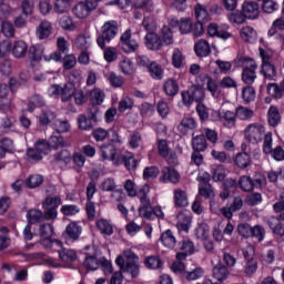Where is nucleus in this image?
I'll return each instance as SVG.
<instances>
[{
	"label": "nucleus",
	"instance_id": "nucleus-1",
	"mask_svg": "<svg viewBox=\"0 0 284 284\" xmlns=\"http://www.w3.org/2000/svg\"><path fill=\"white\" fill-rule=\"evenodd\" d=\"M119 34V22L111 20L103 23L101 33L97 38V43L101 50H105V44L110 43Z\"/></svg>",
	"mask_w": 284,
	"mask_h": 284
},
{
	"label": "nucleus",
	"instance_id": "nucleus-2",
	"mask_svg": "<svg viewBox=\"0 0 284 284\" xmlns=\"http://www.w3.org/2000/svg\"><path fill=\"white\" fill-rule=\"evenodd\" d=\"M39 235L42 240L40 243L43 247H52V245H57L58 247H63V243L59 240H52L54 236V226L50 223L41 224L39 227Z\"/></svg>",
	"mask_w": 284,
	"mask_h": 284
},
{
	"label": "nucleus",
	"instance_id": "nucleus-3",
	"mask_svg": "<svg viewBox=\"0 0 284 284\" xmlns=\"http://www.w3.org/2000/svg\"><path fill=\"white\" fill-rule=\"evenodd\" d=\"M244 136L248 143H261L265 136V126L258 122L251 123L245 128Z\"/></svg>",
	"mask_w": 284,
	"mask_h": 284
},
{
	"label": "nucleus",
	"instance_id": "nucleus-4",
	"mask_svg": "<svg viewBox=\"0 0 284 284\" xmlns=\"http://www.w3.org/2000/svg\"><path fill=\"white\" fill-rule=\"evenodd\" d=\"M246 65L243 67L242 81L246 85H252L256 81V70H258V64L252 59H246Z\"/></svg>",
	"mask_w": 284,
	"mask_h": 284
},
{
	"label": "nucleus",
	"instance_id": "nucleus-5",
	"mask_svg": "<svg viewBox=\"0 0 284 284\" xmlns=\"http://www.w3.org/2000/svg\"><path fill=\"white\" fill-rule=\"evenodd\" d=\"M120 48L123 52H136L139 50V42L132 39V30L128 29L122 36L120 37Z\"/></svg>",
	"mask_w": 284,
	"mask_h": 284
},
{
	"label": "nucleus",
	"instance_id": "nucleus-6",
	"mask_svg": "<svg viewBox=\"0 0 284 284\" xmlns=\"http://www.w3.org/2000/svg\"><path fill=\"white\" fill-rule=\"evenodd\" d=\"M92 10H97V2H78L73 8V14L78 19H85V17H90V12Z\"/></svg>",
	"mask_w": 284,
	"mask_h": 284
},
{
	"label": "nucleus",
	"instance_id": "nucleus-7",
	"mask_svg": "<svg viewBox=\"0 0 284 284\" xmlns=\"http://www.w3.org/2000/svg\"><path fill=\"white\" fill-rule=\"evenodd\" d=\"M176 229L180 232H190V227H192V213L190 211H181L176 215Z\"/></svg>",
	"mask_w": 284,
	"mask_h": 284
},
{
	"label": "nucleus",
	"instance_id": "nucleus-8",
	"mask_svg": "<svg viewBox=\"0 0 284 284\" xmlns=\"http://www.w3.org/2000/svg\"><path fill=\"white\" fill-rule=\"evenodd\" d=\"M58 51H54L49 57H44L47 61H61V54L70 52V44L65 41V38L60 37L57 39Z\"/></svg>",
	"mask_w": 284,
	"mask_h": 284
},
{
	"label": "nucleus",
	"instance_id": "nucleus-9",
	"mask_svg": "<svg viewBox=\"0 0 284 284\" xmlns=\"http://www.w3.org/2000/svg\"><path fill=\"white\" fill-rule=\"evenodd\" d=\"M99 190H101V192H113L111 195L113 197L118 194L119 197L116 199V201H121V196L123 195L122 190H116V182L112 178L104 179L100 183Z\"/></svg>",
	"mask_w": 284,
	"mask_h": 284
},
{
	"label": "nucleus",
	"instance_id": "nucleus-10",
	"mask_svg": "<svg viewBox=\"0 0 284 284\" xmlns=\"http://www.w3.org/2000/svg\"><path fill=\"white\" fill-rule=\"evenodd\" d=\"M242 12L246 19H258V14H261V9L258 3L255 1H246L242 4Z\"/></svg>",
	"mask_w": 284,
	"mask_h": 284
},
{
	"label": "nucleus",
	"instance_id": "nucleus-11",
	"mask_svg": "<svg viewBox=\"0 0 284 284\" xmlns=\"http://www.w3.org/2000/svg\"><path fill=\"white\" fill-rule=\"evenodd\" d=\"M141 205L139 209V212L141 214V216H143L144 219H149L150 221L154 220V214L152 213V201L150 200V196L144 195V196H140L138 197Z\"/></svg>",
	"mask_w": 284,
	"mask_h": 284
},
{
	"label": "nucleus",
	"instance_id": "nucleus-12",
	"mask_svg": "<svg viewBox=\"0 0 284 284\" xmlns=\"http://www.w3.org/2000/svg\"><path fill=\"white\" fill-rule=\"evenodd\" d=\"M160 181L162 183H173L176 185L179 181H181V174H179V171L169 166H164L162 169V176L160 178Z\"/></svg>",
	"mask_w": 284,
	"mask_h": 284
},
{
	"label": "nucleus",
	"instance_id": "nucleus-13",
	"mask_svg": "<svg viewBox=\"0 0 284 284\" xmlns=\"http://www.w3.org/2000/svg\"><path fill=\"white\" fill-rule=\"evenodd\" d=\"M144 39L148 50L158 51L163 48V40L161 39V36L156 34L155 32L148 33Z\"/></svg>",
	"mask_w": 284,
	"mask_h": 284
},
{
	"label": "nucleus",
	"instance_id": "nucleus-14",
	"mask_svg": "<svg viewBox=\"0 0 284 284\" xmlns=\"http://www.w3.org/2000/svg\"><path fill=\"white\" fill-rule=\"evenodd\" d=\"M196 120L191 116H185L181 120L180 124L178 125V131L183 136H186L192 130H196Z\"/></svg>",
	"mask_w": 284,
	"mask_h": 284
},
{
	"label": "nucleus",
	"instance_id": "nucleus-15",
	"mask_svg": "<svg viewBox=\"0 0 284 284\" xmlns=\"http://www.w3.org/2000/svg\"><path fill=\"white\" fill-rule=\"evenodd\" d=\"M36 34L40 41L48 39L52 34V22L42 20L36 29Z\"/></svg>",
	"mask_w": 284,
	"mask_h": 284
},
{
	"label": "nucleus",
	"instance_id": "nucleus-16",
	"mask_svg": "<svg viewBox=\"0 0 284 284\" xmlns=\"http://www.w3.org/2000/svg\"><path fill=\"white\" fill-rule=\"evenodd\" d=\"M11 52L16 59H23L28 54V43L23 40H17L11 45Z\"/></svg>",
	"mask_w": 284,
	"mask_h": 284
},
{
	"label": "nucleus",
	"instance_id": "nucleus-17",
	"mask_svg": "<svg viewBox=\"0 0 284 284\" xmlns=\"http://www.w3.org/2000/svg\"><path fill=\"white\" fill-rule=\"evenodd\" d=\"M191 146L193 151L205 152V150H207L210 144L207 143V139L205 138V134H200L192 138Z\"/></svg>",
	"mask_w": 284,
	"mask_h": 284
},
{
	"label": "nucleus",
	"instance_id": "nucleus-18",
	"mask_svg": "<svg viewBox=\"0 0 284 284\" xmlns=\"http://www.w3.org/2000/svg\"><path fill=\"white\" fill-rule=\"evenodd\" d=\"M173 201L175 207H187L190 202L187 201V192L182 189H175L173 191Z\"/></svg>",
	"mask_w": 284,
	"mask_h": 284
},
{
	"label": "nucleus",
	"instance_id": "nucleus-19",
	"mask_svg": "<svg viewBox=\"0 0 284 284\" xmlns=\"http://www.w3.org/2000/svg\"><path fill=\"white\" fill-rule=\"evenodd\" d=\"M266 223L274 234L277 236H284V223L281 221V219L271 216L267 219Z\"/></svg>",
	"mask_w": 284,
	"mask_h": 284
},
{
	"label": "nucleus",
	"instance_id": "nucleus-20",
	"mask_svg": "<svg viewBox=\"0 0 284 284\" xmlns=\"http://www.w3.org/2000/svg\"><path fill=\"white\" fill-rule=\"evenodd\" d=\"M207 33L210 34V37H217L219 39H222L223 41H227V39H231V37H232V33L220 29L216 23L209 24Z\"/></svg>",
	"mask_w": 284,
	"mask_h": 284
},
{
	"label": "nucleus",
	"instance_id": "nucleus-21",
	"mask_svg": "<svg viewBox=\"0 0 284 284\" xmlns=\"http://www.w3.org/2000/svg\"><path fill=\"white\" fill-rule=\"evenodd\" d=\"M14 152V141L4 138L0 141V159H6V154Z\"/></svg>",
	"mask_w": 284,
	"mask_h": 284
},
{
	"label": "nucleus",
	"instance_id": "nucleus-22",
	"mask_svg": "<svg viewBox=\"0 0 284 284\" xmlns=\"http://www.w3.org/2000/svg\"><path fill=\"white\" fill-rule=\"evenodd\" d=\"M230 276V271L227 266L223 265V263H219L213 267V277L216 281L223 282Z\"/></svg>",
	"mask_w": 284,
	"mask_h": 284
},
{
	"label": "nucleus",
	"instance_id": "nucleus-23",
	"mask_svg": "<svg viewBox=\"0 0 284 284\" xmlns=\"http://www.w3.org/2000/svg\"><path fill=\"white\" fill-rule=\"evenodd\" d=\"M44 178L41 174H31L26 180V187L29 190H37L43 185Z\"/></svg>",
	"mask_w": 284,
	"mask_h": 284
},
{
	"label": "nucleus",
	"instance_id": "nucleus-24",
	"mask_svg": "<svg viewBox=\"0 0 284 284\" xmlns=\"http://www.w3.org/2000/svg\"><path fill=\"white\" fill-rule=\"evenodd\" d=\"M163 90L166 97H176L179 94V82L174 79H169L164 82Z\"/></svg>",
	"mask_w": 284,
	"mask_h": 284
},
{
	"label": "nucleus",
	"instance_id": "nucleus-25",
	"mask_svg": "<svg viewBox=\"0 0 284 284\" xmlns=\"http://www.w3.org/2000/svg\"><path fill=\"white\" fill-rule=\"evenodd\" d=\"M119 70L122 74H125V77H132V74H134V63L132 60L124 58L119 62Z\"/></svg>",
	"mask_w": 284,
	"mask_h": 284
},
{
	"label": "nucleus",
	"instance_id": "nucleus-26",
	"mask_svg": "<svg viewBox=\"0 0 284 284\" xmlns=\"http://www.w3.org/2000/svg\"><path fill=\"white\" fill-rule=\"evenodd\" d=\"M235 165L241 168V170H245V168H250V165H252V158L247 152L237 153L235 156Z\"/></svg>",
	"mask_w": 284,
	"mask_h": 284
},
{
	"label": "nucleus",
	"instance_id": "nucleus-27",
	"mask_svg": "<svg viewBox=\"0 0 284 284\" xmlns=\"http://www.w3.org/2000/svg\"><path fill=\"white\" fill-rule=\"evenodd\" d=\"M196 57H209L212 50L210 49V43L205 40H200L194 45Z\"/></svg>",
	"mask_w": 284,
	"mask_h": 284
},
{
	"label": "nucleus",
	"instance_id": "nucleus-28",
	"mask_svg": "<svg viewBox=\"0 0 284 284\" xmlns=\"http://www.w3.org/2000/svg\"><path fill=\"white\" fill-rule=\"evenodd\" d=\"M235 113L237 119H240V121H250L254 118V110L247 108V106H237L235 109Z\"/></svg>",
	"mask_w": 284,
	"mask_h": 284
},
{
	"label": "nucleus",
	"instance_id": "nucleus-29",
	"mask_svg": "<svg viewBox=\"0 0 284 284\" xmlns=\"http://www.w3.org/2000/svg\"><path fill=\"white\" fill-rule=\"evenodd\" d=\"M262 74L264 79L268 81H274L276 79V67L272 62L262 63Z\"/></svg>",
	"mask_w": 284,
	"mask_h": 284
},
{
	"label": "nucleus",
	"instance_id": "nucleus-30",
	"mask_svg": "<svg viewBox=\"0 0 284 284\" xmlns=\"http://www.w3.org/2000/svg\"><path fill=\"white\" fill-rule=\"evenodd\" d=\"M45 51V48L41 44H33L29 49V54L32 61H41L43 57H49V55H43V52Z\"/></svg>",
	"mask_w": 284,
	"mask_h": 284
},
{
	"label": "nucleus",
	"instance_id": "nucleus-31",
	"mask_svg": "<svg viewBox=\"0 0 284 284\" xmlns=\"http://www.w3.org/2000/svg\"><path fill=\"white\" fill-rule=\"evenodd\" d=\"M144 265L148 267V270H161L163 266V261H161V257L156 255H151L145 257Z\"/></svg>",
	"mask_w": 284,
	"mask_h": 284
},
{
	"label": "nucleus",
	"instance_id": "nucleus-32",
	"mask_svg": "<svg viewBox=\"0 0 284 284\" xmlns=\"http://www.w3.org/2000/svg\"><path fill=\"white\" fill-rule=\"evenodd\" d=\"M268 124L272 128H276V125H278V123H281V113L278 112V109L274 105L270 106L268 109Z\"/></svg>",
	"mask_w": 284,
	"mask_h": 284
},
{
	"label": "nucleus",
	"instance_id": "nucleus-33",
	"mask_svg": "<svg viewBox=\"0 0 284 284\" xmlns=\"http://www.w3.org/2000/svg\"><path fill=\"white\" fill-rule=\"evenodd\" d=\"M241 38L247 43L256 41V31L252 27H244L241 29Z\"/></svg>",
	"mask_w": 284,
	"mask_h": 284
},
{
	"label": "nucleus",
	"instance_id": "nucleus-34",
	"mask_svg": "<svg viewBox=\"0 0 284 284\" xmlns=\"http://www.w3.org/2000/svg\"><path fill=\"white\" fill-rule=\"evenodd\" d=\"M97 227L101 234H106V236H112L114 234V229L108 220L101 219L97 222Z\"/></svg>",
	"mask_w": 284,
	"mask_h": 284
},
{
	"label": "nucleus",
	"instance_id": "nucleus-35",
	"mask_svg": "<svg viewBox=\"0 0 284 284\" xmlns=\"http://www.w3.org/2000/svg\"><path fill=\"white\" fill-rule=\"evenodd\" d=\"M72 7V0H55L54 12L57 14H63L70 10Z\"/></svg>",
	"mask_w": 284,
	"mask_h": 284
},
{
	"label": "nucleus",
	"instance_id": "nucleus-36",
	"mask_svg": "<svg viewBox=\"0 0 284 284\" xmlns=\"http://www.w3.org/2000/svg\"><path fill=\"white\" fill-rule=\"evenodd\" d=\"M160 241L165 245V247L172 248L176 245V237H174V234L170 230L161 234Z\"/></svg>",
	"mask_w": 284,
	"mask_h": 284
},
{
	"label": "nucleus",
	"instance_id": "nucleus-37",
	"mask_svg": "<svg viewBox=\"0 0 284 284\" xmlns=\"http://www.w3.org/2000/svg\"><path fill=\"white\" fill-rule=\"evenodd\" d=\"M189 92L193 101H196V103H201V101L205 99V92L203 91V88L199 85H191L189 88Z\"/></svg>",
	"mask_w": 284,
	"mask_h": 284
},
{
	"label": "nucleus",
	"instance_id": "nucleus-38",
	"mask_svg": "<svg viewBox=\"0 0 284 284\" xmlns=\"http://www.w3.org/2000/svg\"><path fill=\"white\" fill-rule=\"evenodd\" d=\"M124 274H130L132 278H136L141 274L139 262H126V267L122 271Z\"/></svg>",
	"mask_w": 284,
	"mask_h": 284
},
{
	"label": "nucleus",
	"instance_id": "nucleus-39",
	"mask_svg": "<svg viewBox=\"0 0 284 284\" xmlns=\"http://www.w3.org/2000/svg\"><path fill=\"white\" fill-rule=\"evenodd\" d=\"M103 59L106 63H114L119 59V51L114 47L104 48Z\"/></svg>",
	"mask_w": 284,
	"mask_h": 284
},
{
	"label": "nucleus",
	"instance_id": "nucleus-40",
	"mask_svg": "<svg viewBox=\"0 0 284 284\" xmlns=\"http://www.w3.org/2000/svg\"><path fill=\"white\" fill-rule=\"evenodd\" d=\"M148 70L152 79H155L156 81H161V79H163V67H161L159 63L152 62Z\"/></svg>",
	"mask_w": 284,
	"mask_h": 284
},
{
	"label": "nucleus",
	"instance_id": "nucleus-41",
	"mask_svg": "<svg viewBox=\"0 0 284 284\" xmlns=\"http://www.w3.org/2000/svg\"><path fill=\"white\" fill-rule=\"evenodd\" d=\"M60 97L63 103H68V101L72 99V82H68L63 87H60Z\"/></svg>",
	"mask_w": 284,
	"mask_h": 284
},
{
	"label": "nucleus",
	"instance_id": "nucleus-42",
	"mask_svg": "<svg viewBox=\"0 0 284 284\" xmlns=\"http://www.w3.org/2000/svg\"><path fill=\"white\" fill-rule=\"evenodd\" d=\"M222 119L225 121L224 125L226 128H235L236 126V119H237L236 111L235 112L225 111L222 115Z\"/></svg>",
	"mask_w": 284,
	"mask_h": 284
},
{
	"label": "nucleus",
	"instance_id": "nucleus-43",
	"mask_svg": "<svg viewBox=\"0 0 284 284\" xmlns=\"http://www.w3.org/2000/svg\"><path fill=\"white\" fill-rule=\"evenodd\" d=\"M27 219H28L30 225H32V223H41V221H43V219H44L43 212H41L37 209H32V210L28 211Z\"/></svg>",
	"mask_w": 284,
	"mask_h": 284
},
{
	"label": "nucleus",
	"instance_id": "nucleus-44",
	"mask_svg": "<svg viewBox=\"0 0 284 284\" xmlns=\"http://www.w3.org/2000/svg\"><path fill=\"white\" fill-rule=\"evenodd\" d=\"M239 185L243 192H252L254 190V181L247 175L240 178Z\"/></svg>",
	"mask_w": 284,
	"mask_h": 284
},
{
	"label": "nucleus",
	"instance_id": "nucleus-45",
	"mask_svg": "<svg viewBox=\"0 0 284 284\" xmlns=\"http://www.w3.org/2000/svg\"><path fill=\"white\" fill-rule=\"evenodd\" d=\"M267 93L274 99H283V89L276 83H268L266 87Z\"/></svg>",
	"mask_w": 284,
	"mask_h": 284
},
{
	"label": "nucleus",
	"instance_id": "nucleus-46",
	"mask_svg": "<svg viewBox=\"0 0 284 284\" xmlns=\"http://www.w3.org/2000/svg\"><path fill=\"white\" fill-rule=\"evenodd\" d=\"M203 274H205V271H203V268L195 267L191 272L186 271L183 278H185V281H199V278H203Z\"/></svg>",
	"mask_w": 284,
	"mask_h": 284
},
{
	"label": "nucleus",
	"instance_id": "nucleus-47",
	"mask_svg": "<svg viewBox=\"0 0 284 284\" xmlns=\"http://www.w3.org/2000/svg\"><path fill=\"white\" fill-rule=\"evenodd\" d=\"M1 32L8 39H14V34H16L14 24H12V22H10V21H2Z\"/></svg>",
	"mask_w": 284,
	"mask_h": 284
},
{
	"label": "nucleus",
	"instance_id": "nucleus-48",
	"mask_svg": "<svg viewBox=\"0 0 284 284\" xmlns=\"http://www.w3.org/2000/svg\"><path fill=\"white\" fill-rule=\"evenodd\" d=\"M195 236L200 241H205L210 239V226L205 223L199 224V227L195 230Z\"/></svg>",
	"mask_w": 284,
	"mask_h": 284
},
{
	"label": "nucleus",
	"instance_id": "nucleus-49",
	"mask_svg": "<svg viewBox=\"0 0 284 284\" xmlns=\"http://www.w3.org/2000/svg\"><path fill=\"white\" fill-rule=\"evenodd\" d=\"M194 10H195V19H197V21H202V22L207 21L210 13L207 12V8H205V6L196 4Z\"/></svg>",
	"mask_w": 284,
	"mask_h": 284
},
{
	"label": "nucleus",
	"instance_id": "nucleus-50",
	"mask_svg": "<svg viewBox=\"0 0 284 284\" xmlns=\"http://www.w3.org/2000/svg\"><path fill=\"white\" fill-rule=\"evenodd\" d=\"M57 119V114L50 110H43L39 116V123L40 125H48V123H51V121H54Z\"/></svg>",
	"mask_w": 284,
	"mask_h": 284
},
{
	"label": "nucleus",
	"instance_id": "nucleus-51",
	"mask_svg": "<svg viewBox=\"0 0 284 284\" xmlns=\"http://www.w3.org/2000/svg\"><path fill=\"white\" fill-rule=\"evenodd\" d=\"M212 179L215 183L225 181V168L223 165H216L212 169Z\"/></svg>",
	"mask_w": 284,
	"mask_h": 284
},
{
	"label": "nucleus",
	"instance_id": "nucleus-52",
	"mask_svg": "<svg viewBox=\"0 0 284 284\" xmlns=\"http://www.w3.org/2000/svg\"><path fill=\"white\" fill-rule=\"evenodd\" d=\"M100 264H101V260H98L97 256H94V255H87L85 256L84 266L88 270H92V271L99 270Z\"/></svg>",
	"mask_w": 284,
	"mask_h": 284
},
{
	"label": "nucleus",
	"instance_id": "nucleus-53",
	"mask_svg": "<svg viewBox=\"0 0 284 284\" xmlns=\"http://www.w3.org/2000/svg\"><path fill=\"white\" fill-rule=\"evenodd\" d=\"M199 194L200 196H204V199H212V196H214V189L212 187V184L205 182L200 185Z\"/></svg>",
	"mask_w": 284,
	"mask_h": 284
},
{
	"label": "nucleus",
	"instance_id": "nucleus-54",
	"mask_svg": "<svg viewBox=\"0 0 284 284\" xmlns=\"http://www.w3.org/2000/svg\"><path fill=\"white\" fill-rule=\"evenodd\" d=\"M78 125H79V130H84V131L92 130L93 128L92 120L85 116L84 114H80L78 116Z\"/></svg>",
	"mask_w": 284,
	"mask_h": 284
},
{
	"label": "nucleus",
	"instance_id": "nucleus-55",
	"mask_svg": "<svg viewBox=\"0 0 284 284\" xmlns=\"http://www.w3.org/2000/svg\"><path fill=\"white\" fill-rule=\"evenodd\" d=\"M242 99L245 103H252L254 99H256V91L252 87L243 88L242 90Z\"/></svg>",
	"mask_w": 284,
	"mask_h": 284
},
{
	"label": "nucleus",
	"instance_id": "nucleus-56",
	"mask_svg": "<svg viewBox=\"0 0 284 284\" xmlns=\"http://www.w3.org/2000/svg\"><path fill=\"white\" fill-rule=\"evenodd\" d=\"M251 236L262 243L265 239V229L258 224L251 229Z\"/></svg>",
	"mask_w": 284,
	"mask_h": 284
},
{
	"label": "nucleus",
	"instance_id": "nucleus-57",
	"mask_svg": "<svg viewBox=\"0 0 284 284\" xmlns=\"http://www.w3.org/2000/svg\"><path fill=\"white\" fill-rule=\"evenodd\" d=\"M115 152L116 149L110 144L101 146V156L103 161H112V156H114Z\"/></svg>",
	"mask_w": 284,
	"mask_h": 284
},
{
	"label": "nucleus",
	"instance_id": "nucleus-58",
	"mask_svg": "<svg viewBox=\"0 0 284 284\" xmlns=\"http://www.w3.org/2000/svg\"><path fill=\"white\" fill-rule=\"evenodd\" d=\"M162 41L164 45H172V43H174V34L172 33V29H170V27L162 28Z\"/></svg>",
	"mask_w": 284,
	"mask_h": 284
},
{
	"label": "nucleus",
	"instance_id": "nucleus-59",
	"mask_svg": "<svg viewBox=\"0 0 284 284\" xmlns=\"http://www.w3.org/2000/svg\"><path fill=\"white\" fill-rule=\"evenodd\" d=\"M142 27L146 32L152 33L156 32V20L153 17H145L142 21Z\"/></svg>",
	"mask_w": 284,
	"mask_h": 284
},
{
	"label": "nucleus",
	"instance_id": "nucleus-60",
	"mask_svg": "<svg viewBox=\"0 0 284 284\" xmlns=\"http://www.w3.org/2000/svg\"><path fill=\"white\" fill-rule=\"evenodd\" d=\"M236 230L240 236H242L243 239L252 237V225L247 223H241L237 225Z\"/></svg>",
	"mask_w": 284,
	"mask_h": 284
},
{
	"label": "nucleus",
	"instance_id": "nucleus-61",
	"mask_svg": "<svg viewBox=\"0 0 284 284\" xmlns=\"http://www.w3.org/2000/svg\"><path fill=\"white\" fill-rule=\"evenodd\" d=\"M180 32L182 34H190V32H192L193 30V23L191 19L187 18H182L180 20Z\"/></svg>",
	"mask_w": 284,
	"mask_h": 284
},
{
	"label": "nucleus",
	"instance_id": "nucleus-62",
	"mask_svg": "<svg viewBox=\"0 0 284 284\" xmlns=\"http://www.w3.org/2000/svg\"><path fill=\"white\" fill-rule=\"evenodd\" d=\"M104 100L105 93H103V91H101L100 89H94L91 92V101L93 105H101V103H103Z\"/></svg>",
	"mask_w": 284,
	"mask_h": 284
},
{
	"label": "nucleus",
	"instance_id": "nucleus-63",
	"mask_svg": "<svg viewBox=\"0 0 284 284\" xmlns=\"http://www.w3.org/2000/svg\"><path fill=\"white\" fill-rule=\"evenodd\" d=\"M34 148L40 154H42V156H45V154H49L50 152V143H48L45 140L37 141Z\"/></svg>",
	"mask_w": 284,
	"mask_h": 284
},
{
	"label": "nucleus",
	"instance_id": "nucleus-64",
	"mask_svg": "<svg viewBox=\"0 0 284 284\" xmlns=\"http://www.w3.org/2000/svg\"><path fill=\"white\" fill-rule=\"evenodd\" d=\"M278 30H284V19L282 17L273 22L271 29L268 30V37H274Z\"/></svg>",
	"mask_w": 284,
	"mask_h": 284
}]
</instances>
